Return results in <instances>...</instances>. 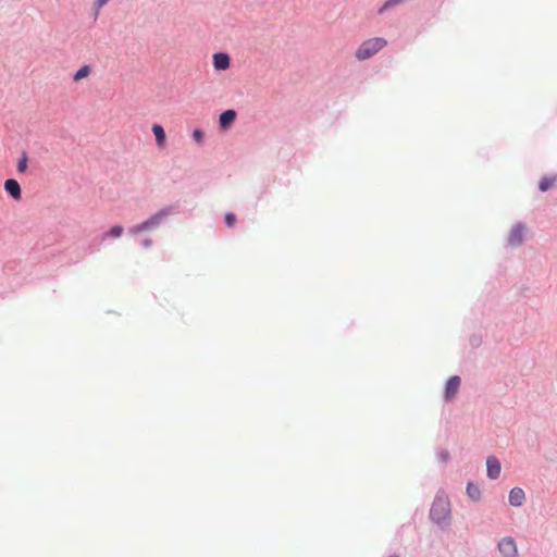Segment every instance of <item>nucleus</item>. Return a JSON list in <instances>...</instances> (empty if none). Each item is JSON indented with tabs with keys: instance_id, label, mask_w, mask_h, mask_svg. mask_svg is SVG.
I'll list each match as a JSON object with an SVG mask.
<instances>
[{
	"instance_id": "f3484780",
	"label": "nucleus",
	"mask_w": 557,
	"mask_h": 557,
	"mask_svg": "<svg viewBox=\"0 0 557 557\" xmlns=\"http://www.w3.org/2000/svg\"><path fill=\"white\" fill-rule=\"evenodd\" d=\"M152 132H153V135L156 136V139H164L165 138V133L161 125L153 124Z\"/></svg>"
},
{
	"instance_id": "39448f33",
	"label": "nucleus",
	"mask_w": 557,
	"mask_h": 557,
	"mask_svg": "<svg viewBox=\"0 0 557 557\" xmlns=\"http://www.w3.org/2000/svg\"><path fill=\"white\" fill-rule=\"evenodd\" d=\"M525 233L527 228L522 225H517L512 227L508 236L509 244L512 246L520 245L523 242Z\"/></svg>"
},
{
	"instance_id": "9b49d317",
	"label": "nucleus",
	"mask_w": 557,
	"mask_h": 557,
	"mask_svg": "<svg viewBox=\"0 0 557 557\" xmlns=\"http://www.w3.org/2000/svg\"><path fill=\"white\" fill-rule=\"evenodd\" d=\"M236 119V112L234 110L224 111L219 119L220 126L222 128L228 127Z\"/></svg>"
},
{
	"instance_id": "ddd939ff",
	"label": "nucleus",
	"mask_w": 557,
	"mask_h": 557,
	"mask_svg": "<svg viewBox=\"0 0 557 557\" xmlns=\"http://www.w3.org/2000/svg\"><path fill=\"white\" fill-rule=\"evenodd\" d=\"M467 494L473 500H479L480 497H481L480 488L476 485L472 484V483L468 484V486H467Z\"/></svg>"
},
{
	"instance_id": "7ed1b4c3",
	"label": "nucleus",
	"mask_w": 557,
	"mask_h": 557,
	"mask_svg": "<svg viewBox=\"0 0 557 557\" xmlns=\"http://www.w3.org/2000/svg\"><path fill=\"white\" fill-rule=\"evenodd\" d=\"M171 212H172V210L170 208L162 209L159 212H157L156 214H153L152 216H150L145 222L131 227L129 232L132 234H138L146 230L154 228V227L159 226L160 223L162 221H164L171 214Z\"/></svg>"
},
{
	"instance_id": "dca6fc26",
	"label": "nucleus",
	"mask_w": 557,
	"mask_h": 557,
	"mask_svg": "<svg viewBox=\"0 0 557 557\" xmlns=\"http://www.w3.org/2000/svg\"><path fill=\"white\" fill-rule=\"evenodd\" d=\"M124 230L121 225H115L110 228V231L107 233V235L111 238H119L122 236Z\"/></svg>"
},
{
	"instance_id": "4be33fe9",
	"label": "nucleus",
	"mask_w": 557,
	"mask_h": 557,
	"mask_svg": "<svg viewBox=\"0 0 557 557\" xmlns=\"http://www.w3.org/2000/svg\"><path fill=\"white\" fill-rule=\"evenodd\" d=\"M391 557H397V556H391Z\"/></svg>"
},
{
	"instance_id": "f8f14e48",
	"label": "nucleus",
	"mask_w": 557,
	"mask_h": 557,
	"mask_svg": "<svg viewBox=\"0 0 557 557\" xmlns=\"http://www.w3.org/2000/svg\"><path fill=\"white\" fill-rule=\"evenodd\" d=\"M556 183V177H544L539 183V188L542 191H546L552 188Z\"/></svg>"
},
{
	"instance_id": "20e7f679",
	"label": "nucleus",
	"mask_w": 557,
	"mask_h": 557,
	"mask_svg": "<svg viewBox=\"0 0 557 557\" xmlns=\"http://www.w3.org/2000/svg\"><path fill=\"white\" fill-rule=\"evenodd\" d=\"M498 550L503 557H517L518 547L511 536H505L498 542Z\"/></svg>"
},
{
	"instance_id": "a211bd4d",
	"label": "nucleus",
	"mask_w": 557,
	"mask_h": 557,
	"mask_svg": "<svg viewBox=\"0 0 557 557\" xmlns=\"http://www.w3.org/2000/svg\"><path fill=\"white\" fill-rule=\"evenodd\" d=\"M236 222V216L234 213H227L225 215V223L227 224V226L232 227Z\"/></svg>"
},
{
	"instance_id": "9d476101",
	"label": "nucleus",
	"mask_w": 557,
	"mask_h": 557,
	"mask_svg": "<svg viewBox=\"0 0 557 557\" xmlns=\"http://www.w3.org/2000/svg\"><path fill=\"white\" fill-rule=\"evenodd\" d=\"M524 498H525L524 492H523V490H521L519 487L512 488L509 493V503L512 506H516V507L521 506L524 502Z\"/></svg>"
},
{
	"instance_id": "1a4fd4ad",
	"label": "nucleus",
	"mask_w": 557,
	"mask_h": 557,
	"mask_svg": "<svg viewBox=\"0 0 557 557\" xmlns=\"http://www.w3.org/2000/svg\"><path fill=\"white\" fill-rule=\"evenodd\" d=\"M4 189L15 199L18 200L21 198L22 191L21 186L15 180H7L4 182Z\"/></svg>"
},
{
	"instance_id": "0eeeda50",
	"label": "nucleus",
	"mask_w": 557,
	"mask_h": 557,
	"mask_svg": "<svg viewBox=\"0 0 557 557\" xmlns=\"http://www.w3.org/2000/svg\"><path fill=\"white\" fill-rule=\"evenodd\" d=\"M460 386V377L457 375L451 376L446 383L445 396L447 399H451L456 396Z\"/></svg>"
},
{
	"instance_id": "423d86ee",
	"label": "nucleus",
	"mask_w": 557,
	"mask_h": 557,
	"mask_svg": "<svg viewBox=\"0 0 557 557\" xmlns=\"http://www.w3.org/2000/svg\"><path fill=\"white\" fill-rule=\"evenodd\" d=\"M487 475L491 479H497L500 474V463L495 456H490L486 459Z\"/></svg>"
},
{
	"instance_id": "f03ea898",
	"label": "nucleus",
	"mask_w": 557,
	"mask_h": 557,
	"mask_svg": "<svg viewBox=\"0 0 557 557\" xmlns=\"http://www.w3.org/2000/svg\"><path fill=\"white\" fill-rule=\"evenodd\" d=\"M450 516L449 500L444 496H437L432 505L430 517L436 523H445Z\"/></svg>"
},
{
	"instance_id": "6e6552de",
	"label": "nucleus",
	"mask_w": 557,
	"mask_h": 557,
	"mask_svg": "<svg viewBox=\"0 0 557 557\" xmlns=\"http://www.w3.org/2000/svg\"><path fill=\"white\" fill-rule=\"evenodd\" d=\"M230 57L226 53L219 52L213 55V65L219 71H225L230 67Z\"/></svg>"
},
{
	"instance_id": "4468645a",
	"label": "nucleus",
	"mask_w": 557,
	"mask_h": 557,
	"mask_svg": "<svg viewBox=\"0 0 557 557\" xmlns=\"http://www.w3.org/2000/svg\"><path fill=\"white\" fill-rule=\"evenodd\" d=\"M89 74H90V66L89 65H84L74 74L73 79H74V82H79L83 78L88 77Z\"/></svg>"
},
{
	"instance_id": "aec40b11",
	"label": "nucleus",
	"mask_w": 557,
	"mask_h": 557,
	"mask_svg": "<svg viewBox=\"0 0 557 557\" xmlns=\"http://www.w3.org/2000/svg\"><path fill=\"white\" fill-rule=\"evenodd\" d=\"M110 0H96L95 1V5L100 9L102 8L104 4H107Z\"/></svg>"
},
{
	"instance_id": "6ab92c4d",
	"label": "nucleus",
	"mask_w": 557,
	"mask_h": 557,
	"mask_svg": "<svg viewBox=\"0 0 557 557\" xmlns=\"http://www.w3.org/2000/svg\"><path fill=\"white\" fill-rule=\"evenodd\" d=\"M203 136L205 134L200 128H196L193 133L194 139H201Z\"/></svg>"
},
{
	"instance_id": "f257e3e1",
	"label": "nucleus",
	"mask_w": 557,
	"mask_h": 557,
	"mask_svg": "<svg viewBox=\"0 0 557 557\" xmlns=\"http://www.w3.org/2000/svg\"><path fill=\"white\" fill-rule=\"evenodd\" d=\"M386 44V40L381 37L368 39L363 41L356 50V58L358 60H367L382 50Z\"/></svg>"
},
{
	"instance_id": "412c9836",
	"label": "nucleus",
	"mask_w": 557,
	"mask_h": 557,
	"mask_svg": "<svg viewBox=\"0 0 557 557\" xmlns=\"http://www.w3.org/2000/svg\"><path fill=\"white\" fill-rule=\"evenodd\" d=\"M150 245V240L146 239L145 240V246L148 247Z\"/></svg>"
},
{
	"instance_id": "2eb2a0df",
	"label": "nucleus",
	"mask_w": 557,
	"mask_h": 557,
	"mask_svg": "<svg viewBox=\"0 0 557 557\" xmlns=\"http://www.w3.org/2000/svg\"><path fill=\"white\" fill-rule=\"evenodd\" d=\"M27 162H28L27 153L25 151H23L21 154V158L18 160V163H17V171L20 173H24L26 171Z\"/></svg>"
}]
</instances>
